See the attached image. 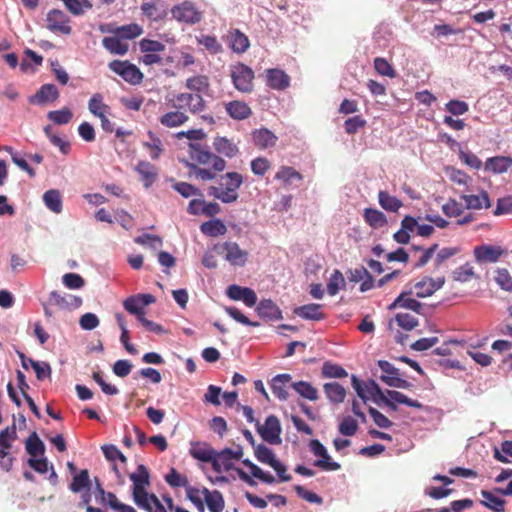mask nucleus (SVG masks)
<instances>
[{
    "mask_svg": "<svg viewBox=\"0 0 512 512\" xmlns=\"http://www.w3.org/2000/svg\"><path fill=\"white\" fill-rule=\"evenodd\" d=\"M243 184V177L238 172H227L220 176L218 186H209L207 193L222 203L230 204L238 200V189Z\"/></svg>",
    "mask_w": 512,
    "mask_h": 512,
    "instance_id": "obj_1",
    "label": "nucleus"
},
{
    "mask_svg": "<svg viewBox=\"0 0 512 512\" xmlns=\"http://www.w3.org/2000/svg\"><path fill=\"white\" fill-rule=\"evenodd\" d=\"M130 480L133 482L132 494L135 504L141 509H148L149 506L146 502L151 494L146 490L150 485V474L146 466L138 465L137 471L130 475Z\"/></svg>",
    "mask_w": 512,
    "mask_h": 512,
    "instance_id": "obj_2",
    "label": "nucleus"
},
{
    "mask_svg": "<svg viewBox=\"0 0 512 512\" xmlns=\"http://www.w3.org/2000/svg\"><path fill=\"white\" fill-rule=\"evenodd\" d=\"M230 77L234 88L241 93H251L254 90L255 74L252 68L242 62L230 66Z\"/></svg>",
    "mask_w": 512,
    "mask_h": 512,
    "instance_id": "obj_3",
    "label": "nucleus"
},
{
    "mask_svg": "<svg viewBox=\"0 0 512 512\" xmlns=\"http://www.w3.org/2000/svg\"><path fill=\"white\" fill-rule=\"evenodd\" d=\"M254 455L256 459L262 463L272 467L279 477V481L288 482L291 480V475L287 473L286 466L276 459L274 452L263 444H258L254 447Z\"/></svg>",
    "mask_w": 512,
    "mask_h": 512,
    "instance_id": "obj_4",
    "label": "nucleus"
},
{
    "mask_svg": "<svg viewBox=\"0 0 512 512\" xmlns=\"http://www.w3.org/2000/svg\"><path fill=\"white\" fill-rule=\"evenodd\" d=\"M189 157L194 164L211 166L215 171H223L226 168V161L203 149L199 144H189Z\"/></svg>",
    "mask_w": 512,
    "mask_h": 512,
    "instance_id": "obj_5",
    "label": "nucleus"
},
{
    "mask_svg": "<svg viewBox=\"0 0 512 512\" xmlns=\"http://www.w3.org/2000/svg\"><path fill=\"white\" fill-rule=\"evenodd\" d=\"M243 456V449L237 446L236 449L224 448L221 451L215 450L212 460V468L217 473L228 472L234 468L233 461L240 460Z\"/></svg>",
    "mask_w": 512,
    "mask_h": 512,
    "instance_id": "obj_6",
    "label": "nucleus"
},
{
    "mask_svg": "<svg viewBox=\"0 0 512 512\" xmlns=\"http://www.w3.org/2000/svg\"><path fill=\"white\" fill-rule=\"evenodd\" d=\"M108 66L111 71L132 85L140 84L143 80V73L129 61L113 60Z\"/></svg>",
    "mask_w": 512,
    "mask_h": 512,
    "instance_id": "obj_7",
    "label": "nucleus"
},
{
    "mask_svg": "<svg viewBox=\"0 0 512 512\" xmlns=\"http://www.w3.org/2000/svg\"><path fill=\"white\" fill-rule=\"evenodd\" d=\"M173 104L174 108L182 109L187 108L192 114H198L206 109V101L202 95L197 93H179L175 96Z\"/></svg>",
    "mask_w": 512,
    "mask_h": 512,
    "instance_id": "obj_8",
    "label": "nucleus"
},
{
    "mask_svg": "<svg viewBox=\"0 0 512 512\" xmlns=\"http://www.w3.org/2000/svg\"><path fill=\"white\" fill-rule=\"evenodd\" d=\"M309 448L315 456L319 457V459L314 462V466L323 471H337L341 468L338 462L331 459L327 449L318 439H312L309 443Z\"/></svg>",
    "mask_w": 512,
    "mask_h": 512,
    "instance_id": "obj_9",
    "label": "nucleus"
},
{
    "mask_svg": "<svg viewBox=\"0 0 512 512\" xmlns=\"http://www.w3.org/2000/svg\"><path fill=\"white\" fill-rule=\"evenodd\" d=\"M378 366L383 374L380 379L388 386L395 388L408 389L412 386L410 382L400 377V371L386 360H379Z\"/></svg>",
    "mask_w": 512,
    "mask_h": 512,
    "instance_id": "obj_10",
    "label": "nucleus"
},
{
    "mask_svg": "<svg viewBox=\"0 0 512 512\" xmlns=\"http://www.w3.org/2000/svg\"><path fill=\"white\" fill-rule=\"evenodd\" d=\"M242 463L250 470L252 477L241 468H235V471L237 472L239 478L249 486L256 485V482L254 481L253 477L259 479L260 481L266 484H272L275 482V477L273 475L264 472L260 467L251 462L249 459H244Z\"/></svg>",
    "mask_w": 512,
    "mask_h": 512,
    "instance_id": "obj_11",
    "label": "nucleus"
},
{
    "mask_svg": "<svg viewBox=\"0 0 512 512\" xmlns=\"http://www.w3.org/2000/svg\"><path fill=\"white\" fill-rule=\"evenodd\" d=\"M171 14L175 20L186 24H196L202 19V13L189 1H184L172 7Z\"/></svg>",
    "mask_w": 512,
    "mask_h": 512,
    "instance_id": "obj_12",
    "label": "nucleus"
},
{
    "mask_svg": "<svg viewBox=\"0 0 512 512\" xmlns=\"http://www.w3.org/2000/svg\"><path fill=\"white\" fill-rule=\"evenodd\" d=\"M155 301V297L151 294H136L127 297L123 301V307L127 312L140 319L145 315V307L153 304Z\"/></svg>",
    "mask_w": 512,
    "mask_h": 512,
    "instance_id": "obj_13",
    "label": "nucleus"
},
{
    "mask_svg": "<svg viewBox=\"0 0 512 512\" xmlns=\"http://www.w3.org/2000/svg\"><path fill=\"white\" fill-rule=\"evenodd\" d=\"M505 250L501 246L482 244L473 250L475 260L479 264L496 263Z\"/></svg>",
    "mask_w": 512,
    "mask_h": 512,
    "instance_id": "obj_14",
    "label": "nucleus"
},
{
    "mask_svg": "<svg viewBox=\"0 0 512 512\" xmlns=\"http://www.w3.org/2000/svg\"><path fill=\"white\" fill-rule=\"evenodd\" d=\"M258 432L266 442L270 444L281 443V426L280 421L275 415H270L266 418L263 426L258 427Z\"/></svg>",
    "mask_w": 512,
    "mask_h": 512,
    "instance_id": "obj_15",
    "label": "nucleus"
},
{
    "mask_svg": "<svg viewBox=\"0 0 512 512\" xmlns=\"http://www.w3.org/2000/svg\"><path fill=\"white\" fill-rule=\"evenodd\" d=\"M99 30L102 33H111L123 40H132L143 34V28L137 23L114 27L111 24L101 25Z\"/></svg>",
    "mask_w": 512,
    "mask_h": 512,
    "instance_id": "obj_16",
    "label": "nucleus"
},
{
    "mask_svg": "<svg viewBox=\"0 0 512 512\" xmlns=\"http://www.w3.org/2000/svg\"><path fill=\"white\" fill-rule=\"evenodd\" d=\"M141 13L151 22H161L167 18L168 10L164 1H143Z\"/></svg>",
    "mask_w": 512,
    "mask_h": 512,
    "instance_id": "obj_17",
    "label": "nucleus"
},
{
    "mask_svg": "<svg viewBox=\"0 0 512 512\" xmlns=\"http://www.w3.org/2000/svg\"><path fill=\"white\" fill-rule=\"evenodd\" d=\"M47 28L52 32L69 35L72 31L67 15L58 9H53L47 14Z\"/></svg>",
    "mask_w": 512,
    "mask_h": 512,
    "instance_id": "obj_18",
    "label": "nucleus"
},
{
    "mask_svg": "<svg viewBox=\"0 0 512 512\" xmlns=\"http://www.w3.org/2000/svg\"><path fill=\"white\" fill-rule=\"evenodd\" d=\"M221 253L225 254V259L234 266H244L247 262L248 252L242 250L235 242H225L221 246Z\"/></svg>",
    "mask_w": 512,
    "mask_h": 512,
    "instance_id": "obj_19",
    "label": "nucleus"
},
{
    "mask_svg": "<svg viewBox=\"0 0 512 512\" xmlns=\"http://www.w3.org/2000/svg\"><path fill=\"white\" fill-rule=\"evenodd\" d=\"M444 283L445 279L443 277L437 279L424 277L421 281L414 284V294L419 298L429 297L439 290Z\"/></svg>",
    "mask_w": 512,
    "mask_h": 512,
    "instance_id": "obj_20",
    "label": "nucleus"
},
{
    "mask_svg": "<svg viewBox=\"0 0 512 512\" xmlns=\"http://www.w3.org/2000/svg\"><path fill=\"white\" fill-rule=\"evenodd\" d=\"M413 294L414 292L412 290L403 291L389 306V309L404 308L420 314L423 305L412 297Z\"/></svg>",
    "mask_w": 512,
    "mask_h": 512,
    "instance_id": "obj_21",
    "label": "nucleus"
},
{
    "mask_svg": "<svg viewBox=\"0 0 512 512\" xmlns=\"http://www.w3.org/2000/svg\"><path fill=\"white\" fill-rule=\"evenodd\" d=\"M267 85L275 90H284L290 85V77L280 69L266 70Z\"/></svg>",
    "mask_w": 512,
    "mask_h": 512,
    "instance_id": "obj_22",
    "label": "nucleus"
},
{
    "mask_svg": "<svg viewBox=\"0 0 512 512\" xmlns=\"http://www.w3.org/2000/svg\"><path fill=\"white\" fill-rule=\"evenodd\" d=\"M59 97V91L53 84H44L35 95L30 98V103L43 105L46 102H54Z\"/></svg>",
    "mask_w": 512,
    "mask_h": 512,
    "instance_id": "obj_23",
    "label": "nucleus"
},
{
    "mask_svg": "<svg viewBox=\"0 0 512 512\" xmlns=\"http://www.w3.org/2000/svg\"><path fill=\"white\" fill-rule=\"evenodd\" d=\"M189 453L194 459L205 463H212L215 449L206 442H194L191 443Z\"/></svg>",
    "mask_w": 512,
    "mask_h": 512,
    "instance_id": "obj_24",
    "label": "nucleus"
},
{
    "mask_svg": "<svg viewBox=\"0 0 512 512\" xmlns=\"http://www.w3.org/2000/svg\"><path fill=\"white\" fill-rule=\"evenodd\" d=\"M135 171L140 175V180L145 188H149L158 176L157 168L148 161H139Z\"/></svg>",
    "mask_w": 512,
    "mask_h": 512,
    "instance_id": "obj_25",
    "label": "nucleus"
},
{
    "mask_svg": "<svg viewBox=\"0 0 512 512\" xmlns=\"http://www.w3.org/2000/svg\"><path fill=\"white\" fill-rule=\"evenodd\" d=\"M225 110L227 114L235 120L247 119L252 114V110L249 105L240 100H233L225 103Z\"/></svg>",
    "mask_w": 512,
    "mask_h": 512,
    "instance_id": "obj_26",
    "label": "nucleus"
},
{
    "mask_svg": "<svg viewBox=\"0 0 512 512\" xmlns=\"http://www.w3.org/2000/svg\"><path fill=\"white\" fill-rule=\"evenodd\" d=\"M252 141L259 149H267L275 146L277 136L266 128L256 129L252 132Z\"/></svg>",
    "mask_w": 512,
    "mask_h": 512,
    "instance_id": "obj_27",
    "label": "nucleus"
},
{
    "mask_svg": "<svg viewBox=\"0 0 512 512\" xmlns=\"http://www.w3.org/2000/svg\"><path fill=\"white\" fill-rule=\"evenodd\" d=\"M321 308V304L310 303L296 307L294 309V314L306 320L320 321L326 318V315L321 311Z\"/></svg>",
    "mask_w": 512,
    "mask_h": 512,
    "instance_id": "obj_28",
    "label": "nucleus"
},
{
    "mask_svg": "<svg viewBox=\"0 0 512 512\" xmlns=\"http://www.w3.org/2000/svg\"><path fill=\"white\" fill-rule=\"evenodd\" d=\"M290 374H278L271 381V389L273 394L281 401L288 398L287 386L291 382Z\"/></svg>",
    "mask_w": 512,
    "mask_h": 512,
    "instance_id": "obj_29",
    "label": "nucleus"
},
{
    "mask_svg": "<svg viewBox=\"0 0 512 512\" xmlns=\"http://www.w3.org/2000/svg\"><path fill=\"white\" fill-rule=\"evenodd\" d=\"M461 199H463L465 201L467 209L480 210L483 208L491 207V201H490L489 195L484 190L481 191V193L478 195L463 194L461 196Z\"/></svg>",
    "mask_w": 512,
    "mask_h": 512,
    "instance_id": "obj_30",
    "label": "nucleus"
},
{
    "mask_svg": "<svg viewBox=\"0 0 512 512\" xmlns=\"http://www.w3.org/2000/svg\"><path fill=\"white\" fill-rule=\"evenodd\" d=\"M256 312L262 318L270 320H279L282 318V312L279 307L270 299H263L256 307Z\"/></svg>",
    "mask_w": 512,
    "mask_h": 512,
    "instance_id": "obj_31",
    "label": "nucleus"
},
{
    "mask_svg": "<svg viewBox=\"0 0 512 512\" xmlns=\"http://www.w3.org/2000/svg\"><path fill=\"white\" fill-rule=\"evenodd\" d=\"M228 41L230 48L237 54L246 52L250 46L248 37L238 29L229 32Z\"/></svg>",
    "mask_w": 512,
    "mask_h": 512,
    "instance_id": "obj_32",
    "label": "nucleus"
},
{
    "mask_svg": "<svg viewBox=\"0 0 512 512\" xmlns=\"http://www.w3.org/2000/svg\"><path fill=\"white\" fill-rule=\"evenodd\" d=\"M189 120V116L180 110H173L164 113L159 122L167 128H175L185 124Z\"/></svg>",
    "mask_w": 512,
    "mask_h": 512,
    "instance_id": "obj_33",
    "label": "nucleus"
},
{
    "mask_svg": "<svg viewBox=\"0 0 512 512\" xmlns=\"http://www.w3.org/2000/svg\"><path fill=\"white\" fill-rule=\"evenodd\" d=\"M205 504L210 512H222L225 507L222 493L218 490L210 491L204 488V505Z\"/></svg>",
    "mask_w": 512,
    "mask_h": 512,
    "instance_id": "obj_34",
    "label": "nucleus"
},
{
    "mask_svg": "<svg viewBox=\"0 0 512 512\" xmlns=\"http://www.w3.org/2000/svg\"><path fill=\"white\" fill-rule=\"evenodd\" d=\"M103 47L113 55H125L129 50L128 43L124 42L119 36L104 37L102 39Z\"/></svg>",
    "mask_w": 512,
    "mask_h": 512,
    "instance_id": "obj_35",
    "label": "nucleus"
},
{
    "mask_svg": "<svg viewBox=\"0 0 512 512\" xmlns=\"http://www.w3.org/2000/svg\"><path fill=\"white\" fill-rule=\"evenodd\" d=\"M103 99L102 94L95 93L88 101V110L95 117L104 118V115L110 114L111 109L109 105L104 103Z\"/></svg>",
    "mask_w": 512,
    "mask_h": 512,
    "instance_id": "obj_36",
    "label": "nucleus"
},
{
    "mask_svg": "<svg viewBox=\"0 0 512 512\" xmlns=\"http://www.w3.org/2000/svg\"><path fill=\"white\" fill-rule=\"evenodd\" d=\"M512 166V158L508 156H495L488 158L485 169L493 173H505Z\"/></svg>",
    "mask_w": 512,
    "mask_h": 512,
    "instance_id": "obj_37",
    "label": "nucleus"
},
{
    "mask_svg": "<svg viewBox=\"0 0 512 512\" xmlns=\"http://www.w3.org/2000/svg\"><path fill=\"white\" fill-rule=\"evenodd\" d=\"M323 389L329 401L334 404L342 403L346 397V389L337 382L325 383Z\"/></svg>",
    "mask_w": 512,
    "mask_h": 512,
    "instance_id": "obj_38",
    "label": "nucleus"
},
{
    "mask_svg": "<svg viewBox=\"0 0 512 512\" xmlns=\"http://www.w3.org/2000/svg\"><path fill=\"white\" fill-rule=\"evenodd\" d=\"M185 87L192 91L193 93H197L202 95L203 93H207L210 88L209 79L205 75H195L189 77L186 80Z\"/></svg>",
    "mask_w": 512,
    "mask_h": 512,
    "instance_id": "obj_39",
    "label": "nucleus"
},
{
    "mask_svg": "<svg viewBox=\"0 0 512 512\" xmlns=\"http://www.w3.org/2000/svg\"><path fill=\"white\" fill-rule=\"evenodd\" d=\"M214 149L219 153L228 158L236 156L239 149L236 144L225 137H217L213 142Z\"/></svg>",
    "mask_w": 512,
    "mask_h": 512,
    "instance_id": "obj_40",
    "label": "nucleus"
},
{
    "mask_svg": "<svg viewBox=\"0 0 512 512\" xmlns=\"http://www.w3.org/2000/svg\"><path fill=\"white\" fill-rule=\"evenodd\" d=\"M363 218L365 222L373 229L382 228L387 224V218L385 214L377 209H364Z\"/></svg>",
    "mask_w": 512,
    "mask_h": 512,
    "instance_id": "obj_41",
    "label": "nucleus"
},
{
    "mask_svg": "<svg viewBox=\"0 0 512 512\" xmlns=\"http://www.w3.org/2000/svg\"><path fill=\"white\" fill-rule=\"evenodd\" d=\"M275 179L283 183L284 187L292 185L294 181H302V175L293 167L282 166L275 175Z\"/></svg>",
    "mask_w": 512,
    "mask_h": 512,
    "instance_id": "obj_42",
    "label": "nucleus"
},
{
    "mask_svg": "<svg viewBox=\"0 0 512 512\" xmlns=\"http://www.w3.org/2000/svg\"><path fill=\"white\" fill-rule=\"evenodd\" d=\"M200 230L203 234L210 237H217L224 235L227 232V227L220 219H214L204 222L200 226Z\"/></svg>",
    "mask_w": 512,
    "mask_h": 512,
    "instance_id": "obj_43",
    "label": "nucleus"
},
{
    "mask_svg": "<svg viewBox=\"0 0 512 512\" xmlns=\"http://www.w3.org/2000/svg\"><path fill=\"white\" fill-rule=\"evenodd\" d=\"M90 486L91 481L89 477V472L87 469H83L73 476L72 482L69 485V489L73 493H78L84 489L90 490Z\"/></svg>",
    "mask_w": 512,
    "mask_h": 512,
    "instance_id": "obj_44",
    "label": "nucleus"
},
{
    "mask_svg": "<svg viewBox=\"0 0 512 512\" xmlns=\"http://www.w3.org/2000/svg\"><path fill=\"white\" fill-rule=\"evenodd\" d=\"M43 201L48 209L54 213L62 211V198L58 190L51 189L44 193Z\"/></svg>",
    "mask_w": 512,
    "mask_h": 512,
    "instance_id": "obj_45",
    "label": "nucleus"
},
{
    "mask_svg": "<svg viewBox=\"0 0 512 512\" xmlns=\"http://www.w3.org/2000/svg\"><path fill=\"white\" fill-rule=\"evenodd\" d=\"M291 387L303 398L310 401L318 399V391L309 382L299 381L291 384Z\"/></svg>",
    "mask_w": 512,
    "mask_h": 512,
    "instance_id": "obj_46",
    "label": "nucleus"
},
{
    "mask_svg": "<svg viewBox=\"0 0 512 512\" xmlns=\"http://www.w3.org/2000/svg\"><path fill=\"white\" fill-rule=\"evenodd\" d=\"M66 9L75 16H80L85 11L92 9L93 4L89 0H61Z\"/></svg>",
    "mask_w": 512,
    "mask_h": 512,
    "instance_id": "obj_47",
    "label": "nucleus"
},
{
    "mask_svg": "<svg viewBox=\"0 0 512 512\" xmlns=\"http://www.w3.org/2000/svg\"><path fill=\"white\" fill-rule=\"evenodd\" d=\"M378 200L381 207L387 211L397 212L402 206V202L395 196L390 195L386 191H380Z\"/></svg>",
    "mask_w": 512,
    "mask_h": 512,
    "instance_id": "obj_48",
    "label": "nucleus"
},
{
    "mask_svg": "<svg viewBox=\"0 0 512 512\" xmlns=\"http://www.w3.org/2000/svg\"><path fill=\"white\" fill-rule=\"evenodd\" d=\"M452 278L458 282H468L473 278H477L474 268L470 263H465L456 268L452 273Z\"/></svg>",
    "mask_w": 512,
    "mask_h": 512,
    "instance_id": "obj_49",
    "label": "nucleus"
},
{
    "mask_svg": "<svg viewBox=\"0 0 512 512\" xmlns=\"http://www.w3.org/2000/svg\"><path fill=\"white\" fill-rule=\"evenodd\" d=\"M149 141L144 142L143 146L150 151V157L157 160L163 152V144L161 139L156 136L152 131L148 132Z\"/></svg>",
    "mask_w": 512,
    "mask_h": 512,
    "instance_id": "obj_50",
    "label": "nucleus"
},
{
    "mask_svg": "<svg viewBox=\"0 0 512 512\" xmlns=\"http://www.w3.org/2000/svg\"><path fill=\"white\" fill-rule=\"evenodd\" d=\"M185 490L187 499H189L195 505L199 512H204V488L199 489L189 485Z\"/></svg>",
    "mask_w": 512,
    "mask_h": 512,
    "instance_id": "obj_51",
    "label": "nucleus"
},
{
    "mask_svg": "<svg viewBox=\"0 0 512 512\" xmlns=\"http://www.w3.org/2000/svg\"><path fill=\"white\" fill-rule=\"evenodd\" d=\"M484 500L481 502L485 507L495 511V512H503L505 501L501 498L495 496L493 493L483 490L481 492Z\"/></svg>",
    "mask_w": 512,
    "mask_h": 512,
    "instance_id": "obj_52",
    "label": "nucleus"
},
{
    "mask_svg": "<svg viewBox=\"0 0 512 512\" xmlns=\"http://www.w3.org/2000/svg\"><path fill=\"white\" fill-rule=\"evenodd\" d=\"M26 451L31 456L35 457L37 455H41L45 451L44 443L39 439L37 434L33 432L25 443Z\"/></svg>",
    "mask_w": 512,
    "mask_h": 512,
    "instance_id": "obj_53",
    "label": "nucleus"
},
{
    "mask_svg": "<svg viewBox=\"0 0 512 512\" xmlns=\"http://www.w3.org/2000/svg\"><path fill=\"white\" fill-rule=\"evenodd\" d=\"M165 481L173 488L184 487L186 489L189 486L188 478L181 475L175 468H171L165 475Z\"/></svg>",
    "mask_w": 512,
    "mask_h": 512,
    "instance_id": "obj_54",
    "label": "nucleus"
},
{
    "mask_svg": "<svg viewBox=\"0 0 512 512\" xmlns=\"http://www.w3.org/2000/svg\"><path fill=\"white\" fill-rule=\"evenodd\" d=\"M346 282L343 274L339 270H335L327 284V292L330 296H335L341 288L345 286Z\"/></svg>",
    "mask_w": 512,
    "mask_h": 512,
    "instance_id": "obj_55",
    "label": "nucleus"
},
{
    "mask_svg": "<svg viewBox=\"0 0 512 512\" xmlns=\"http://www.w3.org/2000/svg\"><path fill=\"white\" fill-rule=\"evenodd\" d=\"M386 393H387L388 397L390 399H392L395 403L404 404L409 407H413V408H417V409H421L423 407V405L419 401L413 400L399 391L387 390Z\"/></svg>",
    "mask_w": 512,
    "mask_h": 512,
    "instance_id": "obj_56",
    "label": "nucleus"
},
{
    "mask_svg": "<svg viewBox=\"0 0 512 512\" xmlns=\"http://www.w3.org/2000/svg\"><path fill=\"white\" fill-rule=\"evenodd\" d=\"M322 375L325 378H343L346 377L348 373L338 364L325 362L322 366Z\"/></svg>",
    "mask_w": 512,
    "mask_h": 512,
    "instance_id": "obj_57",
    "label": "nucleus"
},
{
    "mask_svg": "<svg viewBox=\"0 0 512 512\" xmlns=\"http://www.w3.org/2000/svg\"><path fill=\"white\" fill-rule=\"evenodd\" d=\"M49 120L58 125H65L70 122L73 114L69 108H63L61 110L50 111L47 114Z\"/></svg>",
    "mask_w": 512,
    "mask_h": 512,
    "instance_id": "obj_58",
    "label": "nucleus"
},
{
    "mask_svg": "<svg viewBox=\"0 0 512 512\" xmlns=\"http://www.w3.org/2000/svg\"><path fill=\"white\" fill-rule=\"evenodd\" d=\"M186 166L190 168V172L196 176V178H199L203 181H209L216 178V173L218 171H215L213 168L211 169H205L200 168L198 165L194 163H186Z\"/></svg>",
    "mask_w": 512,
    "mask_h": 512,
    "instance_id": "obj_59",
    "label": "nucleus"
},
{
    "mask_svg": "<svg viewBox=\"0 0 512 512\" xmlns=\"http://www.w3.org/2000/svg\"><path fill=\"white\" fill-rule=\"evenodd\" d=\"M139 49L141 52L161 53L166 46L160 41L143 38L139 41Z\"/></svg>",
    "mask_w": 512,
    "mask_h": 512,
    "instance_id": "obj_60",
    "label": "nucleus"
},
{
    "mask_svg": "<svg viewBox=\"0 0 512 512\" xmlns=\"http://www.w3.org/2000/svg\"><path fill=\"white\" fill-rule=\"evenodd\" d=\"M374 68L378 74L382 76H387L390 78L396 77V72L392 65L382 57H377L374 59Z\"/></svg>",
    "mask_w": 512,
    "mask_h": 512,
    "instance_id": "obj_61",
    "label": "nucleus"
},
{
    "mask_svg": "<svg viewBox=\"0 0 512 512\" xmlns=\"http://www.w3.org/2000/svg\"><path fill=\"white\" fill-rule=\"evenodd\" d=\"M357 421L351 416H346L339 424V432L344 436H353L358 430Z\"/></svg>",
    "mask_w": 512,
    "mask_h": 512,
    "instance_id": "obj_62",
    "label": "nucleus"
},
{
    "mask_svg": "<svg viewBox=\"0 0 512 512\" xmlns=\"http://www.w3.org/2000/svg\"><path fill=\"white\" fill-rule=\"evenodd\" d=\"M395 320L406 331H411L418 325V319L409 313H397Z\"/></svg>",
    "mask_w": 512,
    "mask_h": 512,
    "instance_id": "obj_63",
    "label": "nucleus"
},
{
    "mask_svg": "<svg viewBox=\"0 0 512 512\" xmlns=\"http://www.w3.org/2000/svg\"><path fill=\"white\" fill-rule=\"evenodd\" d=\"M135 242L137 244H140L142 246H148L155 250L162 246V239L159 236L148 233L136 237Z\"/></svg>",
    "mask_w": 512,
    "mask_h": 512,
    "instance_id": "obj_64",
    "label": "nucleus"
}]
</instances>
